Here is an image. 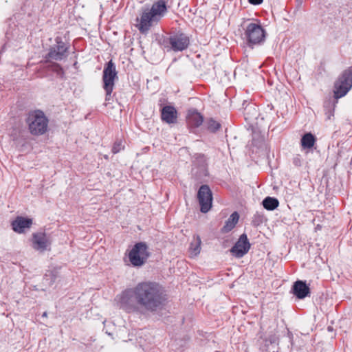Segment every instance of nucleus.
I'll use <instances>...</instances> for the list:
<instances>
[{
  "label": "nucleus",
  "mask_w": 352,
  "mask_h": 352,
  "mask_svg": "<svg viewBox=\"0 0 352 352\" xmlns=\"http://www.w3.org/2000/svg\"><path fill=\"white\" fill-rule=\"evenodd\" d=\"M115 301L120 309L127 313H154L164 307L166 295L160 284L142 282L117 295Z\"/></svg>",
  "instance_id": "nucleus-1"
},
{
  "label": "nucleus",
  "mask_w": 352,
  "mask_h": 352,
  "mask_svg": "<svg viewBox=\"0 0 352 352\" xmlns=\"http://www.w3.org/2000/svg\"><path fill=\"white\" fill-rule=\"evenodd\" d=\"M25 123L29 133L35 137L41 136L48 131L49 119L41 109L29 111L25 114Z\"/></svg>",
  "instance_id": "nucleus-2"
},
{
  "label": "nucleus",
  "mask_w": 352,
  "mask_h": 352,
  "mask_svg": "<svg viewBox=\"0 0 352 352\" xmlns=\"http://www.w3.org/2000/svg\"><path fill=\"white\" fill-rule=\"evenodd\" d=\"M167 12L166 2L165 0H158L153 3L149 11H144L140 19L138 29L140 32H147L152 23L158 22Z\"/></svg>",
  "instance_id": "nucleus-3"
},
{
  "label": "nucleus",
  "mask_w": 352,
  "mask_h": 352,
  "mask_svg": "<svg viewBox=\"0 0 352 352\" xmlns=\"http://www.w3.org/2000/svg\"><path fill=\"white\" fill-rule=\"evenodd\" d=\"M266 32L259 22H250L244 28L243 39L246 45L253 48L265 41Z\"/></svg>",
  "instance_id": "nucleus-4"
},
{
  "label": "nucleus",
  "mask_w": 352,
  "mask_h": 352,
  "mask_svg": "<svg viewBox=\"0 0 352 352\" xmlns=\"http://www.w3.org/2000/svg\"><path fill=\"white\" fill-rule=\"evenodd\" d=\"M116 79H118V72L115 64L112 60H110L104 65L102 74L103 89L105 91V101L107 102H109L111 100Z\"/></svg>",
  "instance_id": "nucleus-5"
},
{
  "label": "nucleus",
  "mask_w": 352,
  "mask_h": 352,
  "mask_svg": "<svg viewBox=\"0 0 352 352\" xmlns=\"http://www.w3.org/2000/svg\"><path fill=\"white\" fill-rule=\"evenodd\" d=\"M148 246L145 242L136 243L128 253V258L133 267H142L150 257Z\"/></svg>",
  "instance_id": "nucleus-6"
},
{
  "label": "nucleus",
  "mask_w": 352,
  "mask_h": 352,
  "mask_svg": "<svg viewBox=\"0 0 352 352\" xmlns=\"http://www.w3.org/2000/svg\"><path fill=\"white\" fill-rule=\"evenodd\" d=\"M163 45L170 50L182 52L188 47L190 38L184 32H173L163 39Z\"/></svg>",
  "instance_id": "nucleus-7"
},
{
  "label": "nucleus",
  "mask_w": 352,
  "mask_h": 352,
  "mask_svg": "<svg viewBox=\"0 0 352 352\" xmlns=\"http://www.w3.org/2000/svg\"><path fill=\"white\" fill-rule=\"evenodd\" d=\"M352 87V65L344 69L336 80L333 87L336 99L344 96Z\"/></svg>",
  "instance_id": "nucleus-8"
},
{
  "label": "nucleus",
  "mask_w": 352,
  "mask_h": 352,
  "mask_svg": "<svg viewBox=\"0 0 352 352\" xmlns=\"http://www.w3.org/2000/svg\"><path fill=\"white\" fill-rule=\"evenodd\" d=\"M55 42L56 45L50 47L45 54V63H50V60H62L67 57L69 45L63 42L60 36H56Z\"/></svg>",
  "instance_id": "nucleus-9"
},
{
  "label": "nucleus",
  "mask_w": 352,
  "mask_h": 352,
  "mask_svg": "<svg viewBox=\"0 0 352 352\" xmlns=\"http://www.w3.org/2000/svg\"><path fill=\"white\" fill-rule=\"evenodd\" d=\"M197 199L200 205V210L203 213L208 212L212 202V193L210 187L206 185H201L197 192Z\"/></svg>",
  "instance_id": "nucleus-10"
},
{
  "label": "nucleus",
  "mask_w": 352,
  "mask_h": 352,
  "mask_svg": "<svg viewBox=\"0 0 352 352\" xmlns=\"http://www.w3.org/2000/svg\"><path fill=\"white\" fill-rule=\"evenodd\" d=\"M162 100H160V118L163 122L168 124H175L177 123L178 112L176 108L173 105L163 104Z\"/></svg>",
  "instance_id": "nucleus-11"
},
{
  "label": "nucleus",
  "mask_w": 352,
  "mask_h": 352,
  "mask_svg": "<svg viewBox=\"0 0 352 352\" xmlns=\"http://www.w3.org/2000/svg\"><path fill=\"white\" fill-rule=\"evenodd\" d=\"M250 246L247 235L243 234L230 251L235 257L241 258L248 252Z\"/></svg>",
  "instance_id": "nucleus-12"
},
{
  "label": "nucleus",
  "mask_w": 352,
  "mask_h": 352,
  "mask_svg": "<svg viewBox=\"0 0 352 352\" xmlns=\"http://www.w3.org/2000/svg\"><path fill=\"white\" fill-rule=\"evenodd\" d=\"M32 243L34 250L44 252L50 246L52 241L45 232H38L32 234Z\"/></svg>",
  "instance_id": "nucleus-13"
},
{
  "label": "nucleus",
  "mask_w": 352,
  "mask_h": 352,
  "mask_svg": "<svg viewBox=\"0 0 352 352\" xmlns=\"http://www.w3.org/2000/svg\"><path fill=\"white\" fill-rule=\"evenodd\" d=\"M186 124L192 131L200 126L204 122V116L196 109H190L186 115Z\"/></svg>",
  "instance_id": "nucleus-14"
},
{
  "label": "nucleus",
  "mask_w": 352,
  "mask_h": 352,
  "mask_svg": "<svg viewBox=\"0 0 352 352\" xmlns=\"http://www.w3.org/2000/svg\"><path fill=\"white\" fill-rule=\"evenodd\" d=\"M32 225V219L28 217L17 216L11 223L12 230L19 234L24 233Z\"/></svg>",
  "instance_id": "nucleus-15"
},
{
  "label": "nucleus",
  "mask_w": 352,
  "mask_h": 352,
  "mask_svg": "<svg viewBox=\"0 0 352 352\" xmlns=\"http://www.w3.org/2000/svg\"><path fill=\"white\" fill-rule=\"evenodd\" d=\"M293 294L298 299H303L310 294V289L302 280L296 281L292 287Z\"/></svg>",
  "instance_id": "nucleus-16"
},
{
  "label": "nucleus",
  "mask_w": 352,
  "mask_h": 352,
  "mask_svg": "<svg viewBox=\"0 0 352 352\" xmlns=\"http://www.w3.org/2000/svg\"><path fill=\"white\" fill-rule=\"evenodd\" d=\"M239 214L237 212H234L226 221L225 225L221 228L222 233H228L231 231L238 223Z\"/></svg>",
  "instance_id": "nucleus-17"
},
{
  "label": "nucleus",
  "mask_w": 352,
  "mask_h": 352,
  "mask_svg": "<svg viewBox=\"0 0 352 352\" xmlns=\"http://www.w3.org/2000/svg\"><path fill=\"white\" fill-rule=\"evenodd\" d=\"M316 142V138L311 133H306L300 140L301 146L304 149L311 148Z\"/></svg>",
  "instance_id": "nucleus-18"
},
{
  "label": "nucleus",
  "mask_w": 352,
  "mask_h": 352,
  "mask_svg": "<svg viewBox=\"0 0 352 352\" xmlns=\"http://www.w3.org/2000/svg\"><path fill=\"white\" fill-rule=\"evenodd\" d=\"M201 244L200 236L198 234H195L189 247V251L192 255L197 256L200 253Z\"/></svg>",
  "instance_id": "nucleus-19"
},
{
  "label": "nucleus",
  "mask_w": 352,
  "mask_h": 352,
  "mask_svg": "<svg viewBox=\"0 0 352 352\" xmlns=\"http://www.w3.org/2000/svg\"><path fill=\"white\" fill-rule=\"evenodd\" d=\"M204 128L212 133H216L221 128V124L214 118L207 119L204 122Z\"/></svg>",
  "instance_id": "nucleus-20"
},
{
  "label": "nucleus",
  "mask_w": 352,
  "mask_h": 352,
  "mask_svg": "<svg viewBox=\"0 0 352 352\" xmlns=\"http://www.w3.org/2000/svg\"><path fill=\"white\" fill-rule=\"evenodd\" d=\"M336 102L331 99L325 100L323 108L327 120H330L334 116Z\"/></svg>",
  "instance_id": "nucleus-21"
},
{
  "label": "nucleus",
  "mask_w": 352,
  "mask_h": 352,
  "mask_svg": "<svg viewBox=\"0 0 352 352\" xmlns=\"http://www.w3.org/2000/svg\"><path fill=\"white\" fill-rule=\"evenodd\" d=\"M262 204L266 210H274L278 206L279 201L276 198L267 197L263 199Z\"/></svg>",
  "instance_id": "nucleus-22"
},
{
  "label": "nucleus",
  "mask_w": 352,
  "mask_h": 352,
  "mask_svg": "<svg viewBox=\"0 0 352 352\" xmlns=\"http://www.w3.org/2000/svg\"><path fill=\"white\" fill-rule=\"evenodd\" d=\"M48 65L46 68L48 70H51L52 72L56 73L58 76L63 77L65 74L64 70L61 65L56 62H53L50 60V63H47Z\"/></svg>",
  "instance_id": "nucleus-23"
},
{
  "label": "nucleus",
  "mask_w": 352,
  "mask_h": 352,
  "mask_svg": "<svg viewBox=\"0 0 352 352\" xmlns=\"http://www.w3.org/2000/svg\"><path fill=\"white\" fill-rule=\"evenodd\" d=\"M23 133L24 131L21 127L16 126L12 128L10 135L14 141H18L23 138Z\"/></svg>",
  "instance_id": "nucleus-24"
},
{
  "label": "nucleus",
  "mask_w": 352,
  "mask_h": 352,
  "mask_svg": "<svg viewBox=\"0 0 352 352\" xmlns=\"http://www.w3.org/2000/svg\"><path fill=\"white\" fill-rule=\"evenodd\" d=\"M124 148L122 140L117 139L112 146L111 151L113 154L119 153L120 151Z\"/></svg>",
  "instance_id": "nucleus-25"
},
{
  "label": "nucleus",
  "mask_w": 352,
  "mask_h": 352,
  "mask_svg": "<svg viewBox=\"0 0 352 352\" xmlns=\"http://www.w3.org/2000/svg\"><path fill=\"white\" fill-rule=\"evenodd\" d=\"M292 162L294 164V165L296 167H299L301 166V159L299 155H297L296 157H294L292 160Z\"/></svg>",
  "instance_id": "nucleus-26"
},
{
  "label": "nucleus",
  "mask_w": 352,
  "mask_h": 352,
  "mask_svg": "<svg viewBox=\"0 0 352 352\" xmlns=\"http://www.w3.org/2000/svg\"><path fill=\"white\" fill-rule=\"evenodd\" d=\"M248 1L252 5H259L263 2V0H248Z\"/></svg>",
  "instance_id": "nucleus-27"
},
{
  "label": "nucleus",
  "mask_w": 352,
  "mask_h": 352,
  "mask_svg": "<svg viewBox=\"0 0 352 352\" xmlns=\"http://www.w3.org/2000/svg\"><path fill=\"white\" fill-rule=\"evenodd\" d=\"M47 312H46V311H45V312L42 314V316H43V317H47Z\"/></svg>",
  "instance_id": "nucleus-28"
}]
</instances>
